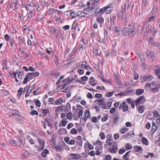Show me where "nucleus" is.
<instances>
[{
	"mask_svg": "<svg viewBox=\"0 0 160 160\" xmlns=\"http://www.w3.org/2000/svg\"><path fill=\"white\" fill-rule=\"evenodd\" d=\"M129 7L128 5H127L126 3L123 4L121 7V10L118 13V17L120 20H122L123 22H126L127 18L126 16V8H128Z\"/></svg>",
	"mask_w": 160,
	"mask_h": 160,
	"instance_id": "1",
	"label": "nucleus"
},
{
	"mask_svg": "<svg viewBox=\"0 0 160 160\" xmlns=\"http://www.w3.org/2000/svg\"><path fill=\"white\" fill-rule=\"evenodd\" d=\"M123 33L124 36H128L129 37L133 36L136 34V30L133 28L130 25L128 26V28H125L123 29Z\"/></svg>",
	"mask_w": 160,
	"mask_h": 160,
	"instance_id": "2",
	"label": "nucleus"
},
{
	"mask_svg": "<svg viewBox=\"0 0 160 160\" xmlns=\"http://www.w3.org/2000/svg\"><path fill=\"white\" fill-rule=\"evenodd\" d=\"M95 102H97V104L98 106H101L104 109H109L111 107L112 102H108V103H106L104 101V98L100 100H96Z\"/></svg>",
	"mask_w": 160,
	"mask_h": 160,
	"instance_id": "3",
	"label": "nucleus"
},
{
	"mask_svg": "<svg viewBox=\"0 0 160 160\" xmlns=\"http://www.w3.org/2000/svg\"><path fill=\"white\" fill-rule=\"evenodd\" d=\"M38 141L39 143V145L37 147V150L39 152H41L44 149L45 145V142L44 140L41 138H38Z\"/></svg>",
	"mask_w": 160,
	"mask_h": 160,
	"instance_id": "4",
	"label": "nucleus"
},
{
	"mask_svg": "<svg viewBox=\"0 0 160 160\" xmlns=\"http://www.w3.org/2000/svg\"><path fill=\"white\" fill-rule=\"evenodd\" d=\"M146 99L143 96H140L137 98L135 101V103L137 107L139 106V104H143L146 102Z\"/></svg>",
	"mask_w": 160,
	"mask_h": 160,
	"instance_id": "5",
	"label": "nucleus"
},
{
	"mask_svg": "<svg viewBox=\"0 0 160 160\" xmlns=\"http://www.w3.org/2000/svg\"><path fill=\"white\" fill-rule=\"evenodd\" d=\"M117 144L116 142L112 144L109 148V151L112 153H115L118 150Z\"/></svg>",
	"mask_w": 160,
	"mask_h": 160,
	"instance_id": "6",
	"label": "nucleus"
},
{
	"mask_svg": "<svg viewBox=\"0 0 160 160\" xmlns=\"http://www.w3.org/2000/svg\"><path fill=\"white\" fill-rule=\"evenodd\" d=\"M128 106L126 104L125 102H123L121 103L119 107V109H123L124 112H126L128 109Z\"/></svg>",
	"mask_w": 160,
	"mask_h": 160,
	"instance_id": "7",
	"label": "nucleus"
},
{
	"mask_svg": "<svg viewBox=\"0 0 160 160\" xmlns=\"http://www.w3.org/2000/svg\"><path fill=\"white\" fill-rule=\"evenodd\" d=\"M104 21V19L101 16L97 17L96 18V21L100 24V27H102V25L103 24Z\"/></svg>",
	"mask_w": 160,
	"mask_h": 160,
	"instance_id": "8",
	"label": "nucleus"
},
{
	"mask_svg": "<svg viewBox=\"0 0 160 160\" xmlns=\"http://www.w3.org/2000/svg\"><path fill=\"white\" fill-rule=\"evenodd\" d=\"M88 15L87 13L83 11H79L77 12L76 16L81 17H87Z\"/></svg>",
	"mask_w": 160,
	"mask_h": 160,
	"instance_id": "9",
	"label": "nucleus"
},
{
	"mask_svg": "<svg viewBox=\"0 0 160 160\" xmlns=\"http://www.w3.org/2000/svg\"><path fill=\"white\" fill-rule=\"evenodd\" d=\"M70 85L67 86V84H64L63 85V87L61 89V91L65 92H67L70 90Z\"/></svg>",
	"mask_w": 160,
	"mask_h": 160,
	"instance_id": "10",
	"label": "nucleus"
},
{
	"mask_svg": "<svg viewBox=\"0 0 160 160\" xmlns=\"http://www.w3.org/2000/svg\"><path fill=\"white\" fill-rule=\"evenodd\" d=\"M39 75V73L38 72H36L32 73H28L27 75L28 76L29 78L30 79H32L35 77L38 76Z\"/></svg>",
	"mask_w": 160,
	"mask_h": 160,
	"instance_id": "11",
	"label": "nucleus"
},
{
	"mask_svg": "<svg viewBox=\"0 0 160 160\" xmlns=\"http://www.w3.org/2000/svg\"><path fill=\"white\" fill-rule=\"evenodd\" d=\"M65 99L62 98H60L59 99H57L54 102V105H59L61 104L62 102H65Z\"/></svg>",
	"mask_w": 160,
	"mask_h": 160,
	"instance_id": "12",
	"label": "nucleus"
},
{
	"mask_svg": "<svg viewBox=\"0 0 160 160\" xmlns=\"http://www.w3.org/2000/svg\"><path fill=\"white\" fill-rule=\"evenodd\" d=\"M95 9V8H94L93 7H92L91 8L90 6L88 7L87 8H84V10L86 11L88 13H91L92 12H93L94 11Z\"/></svg>",
	"mask_w": 160,
	"mask_h": 160,
	"instance_id": "13",
	"label": "nucleus"
},
{
	"mask_svg": "<svg viewBox=\"0 0 160 160\" xmlns=\"http://www.w3.org/2000/svg\"><path fill=\"white\" fill-rule=\"evenodd\" d=\"M90 113L89 111H87L85 112V115L82 118L85 121H86L87 119L90 117Z\"/></svg>",
	"mask_w": 160,
	"mask_h": 160,
	"instance_id": "14",
	"label": "nucleus"
},
{
	"mask_svg": "<svg viewBox=\"0 0 160 160\" xmlns=\"http://www.w3.org/2000/svg\"><path fill=\"white\" fill-rule=\"evenodd\" d=\"M147 55L149 58L152 59V60L154 59L155 57L154 52L152 51L148 52Z\"/></svg>",
	"mask_w": 160,
	"mask_h": 160,
	"instance_id": "15",
	"label": "nucleus"
},
{
	"mask_svg": "<svg viewBox=\"0 0 160 160\" xmlns=\"http://www.w3.org/2000/svg\"><path fill=\"white\" fill-rule=\"evenodd\" d=\"M153 78V77L151 75L145 76L143 77V81H149L152 80Z\"/></svg>",
	"mask_w": 160,
	"mask_h": 160,
	"instance_id": "16",
	"label": "nucleus"
},
{
	"mask_svg": "<svg viewBox=\"0 0 160 160\" xmlns=\"http://www.w3.org/2000/svg\"><path fill=\"white\" fill-rule=\"evenodd\" d=\"M152 123L158 127L160 126V118H157L154 120L153 119L152 121Z\"/></svg>",
	"mask_w": 160,
	"mask_h": 160,
	"instance_id": "17",
	"label": "nucleus"
},
{
	"mask_svg": "<svg viewBox=\"0 0 160 160\" xmlns=\"http://www.w3.org/2000/svg\"><path fill=\"white\" fill-rule=\"evenodd\" d=\"M138 106V112L140 113H143L144 111L145 106L144 105L141 106H139V105Z\"/></svg>",
	"mask_w": 160,
	"mask_h": 160,
	"instance_id": "18",
	"label": "nucleus"
},
{
	"mask_svg": "<svg viewBox=\"0 0 160 160\" xmlns=\"http://www.w3.org/2000/svg\"><path fill=\"white\" fill-rule=\"evenodd\" d=\"M133 148L135 150V151L136 152L141 151L142 150V147L138 145L134 146L133 147Z\"/></svg>",
	"mask_w": 160,
	"mask_h": 160,
	"instance_id": "19",
	"label": "nucleus"
},
{
	"mask_svg": "<svg viewBox=\"0 0 160 160\" xmlns=\"http://www.w3.org/2000/svg\"><path fill=\"white\" fill-rule=\"evenodd\" d=\"M111 5H108L107 6L105 7L106 12L107 13H110L112 12V8Z\"/></svg>",
	"mask_w": 160,
	"mask_h": 160,
	"instance_id": "20",
	"label": "nucleus"
},
{
	"mask_svg": "<svg viewBox=\"0 0 160 160\" xmlns=\"http://www.w3.org/2000/svg\"><path fill=\"white\" fill-rule=\"evenodd\" d=\"M68 158L70 160H74L76 159V155L74 154H71L68 156Z\"/></svg>",
	"mask_w": 160,
	"mask_h": 160,
	"instance_id": "21",
	"label": "nucleus"
},
{
	"mask_svg": "<svg viewBox=\"0 0 160 160\" xmlns=\"http://www.w3.org/2000/svg\"><path fill=\"white\" fill-rule=\"evenodd\" d=\"M26 138L28 140V142L31 145L35 144V142L32 138H30L29 136H27Z\"/></svg>",
	"mask_w": 160,
	"mask_h": 160,
	"instance_id": "22",
	"label": "nucleus"
},
{
	"mask_svg": "<svg viewBox=\"0 0 160 160\" xmlns=\"http://www.w3.org/2000/svg\"><path fill=\"white\" fill-rule=\"evenodd\" d=\"M142 143L145 145H148L149 144L148 142L147 139L144 137H142L141 139Z\"/></svg>",
	"mask_w": 160,
	"mask_h": 160,
	"instance_id": "23",
	"label": "nucleus"
},
{
	"mask_svg": "<svg viewBox=\"0 0 160 160\" xmlns=\"http://www.w3.org/2000/svg\"><path fill=\"white\" fill-rule=\"evenodd\" d=\"M17 73L18 74V77L19 78H20L19 74L20 73V71L19 70L17 71L16 72H13L12 73L10 74V76L12 78L16 77Z\"/></svg>",
	"mask_w": 160,
	"mask_h": 160,
	"instance_id": "24",
	"label": "nucleus"
},
{
	"mask_svg": "<svg viewBox=\"0 0 160 160\" xmlns=\"http://www.w3.org/2000/svg\"><path fill=\"white\" fill-rule=\"evenodd\" d=\"M158 126H157L155 124H152V129L151 131L153 133L157 129Z\"/></svg>",
	"mask_w": 160,
	"mask_h": 160,
	"instance_id": "25",
	"label": "nucleus"
},
{
	"mask_svg": "<svg viewBox=\"0 0 160 160\" xmlns=\"http://www.w3.org/2000/svg\"><path fill=\"white\" fill-rule=\"evenodd\" d=\"M144 90L143 89H138L136 91V94L138 95H140L144 92Z\"/></svg>",
	"mask_w": 160,
	"mask_h": 160,
	"instance_id": "26",
	"label": "nucleus"
},
{
	"mask_svg": "<svg viewBox=\"0 0 160 160\" xmlns=\"http://www.w3.org/2000/svg\"><path fill=\"white\" fill-rule=\"evenodd\" d=\"M70 134L72 135L77 134L78 133V131L75 128H72L70 132Z\"/></svg>",
	"mask_w": 160,
	"mask_h": 160,
	"instance_id": "27",
	"label": "nucleus"
},
{
	"mask_svg": "<svg viewBox=\"0 0 160 160\" xmlns=\"http://www.w3.org/2000/svg\"><path fill=\"white\" fill-rule=\"evenodd\" d=\"M55 148L56 151L60 152L62 148V146L60 144H58L57 146H55Z\"/></svg>",
	"mask_w": 160,
	"mask_h": 160,
	"instance_id": "28",
	"label": "nucleus"
},
{
	"mask_svg": "<svg viewBox=\"0 0 160 160\" xmlns=\"http://www.w3.org/2000/svg\"><path fill=\"white\" fill-rule=\"evenodd\" d=\"M62 126L63 127H65L68 123V121L66 118H63L61 121Z\"/></svg>",
	"mask_w": 160,
	"mask_h": 160,
	"instance_id": "29",
	"label": "nucleus"
},
{
	"mask_svg": "<svg viewBox=\"0 0 160 160\" xmlns=\"http://www.w3.org/2000/svg\"><path fill=\"white\" fill-rule=\"evenodd\" d=\"M87 65V63L86 61H84L82 62V64H79L80 68L85 69L86 66Z\"/></svg>",
	"mask_w": 160,
	"mask_h": 160,
	"instance_id": "30",
	"label": "nucleus"
},
{
	"mask_svg": "<svg viewBox=\"0 0 160 160\" xmlns=\"http://www.w3.org/2000/svg\"><path fill=\"white\" fill-rule=\"evenodd\" d=\"M77 12H75L72 11V10H70V15L72 16L71 19L75 18H76V16Z\"/></svg>",
	"mask_w": 160,
	"mask_h": 160,
	"instance_id": "31",
	"label": "nucleus"
},
{
	"mask_svg": "<svg viewBox=\"0 0 160 160\" xmlns=\"http://www.w3.org/2000/svg\"><path fill=\"white\" fill-rule=\"evenodd\" d=\"M58 10H55L52 8H50L48 10V13L51 15H52L53 12L56 13L57 12Z\"/></svg>",
	"mask_w": 160,
	"mask_h": 160,
	"instance_id": "32",
	"label": "nucleus"
},
{
	"mask_svg": "<svg viewBox=\"0 0 160 160\" xmlns=\"http://www.w3.org/2000/svg\"><path fill=\"white\" fill-rule=\"evenodd\" d=\"M159 89L158 86H157L154 88H152L150 89V91L153 93L157 92Z\"/></svg>",
	"mask_w": 160,
	"mask_h": 160,
	"instance_id": "33",
	"label": "nucleus"
},
{
	"mask_svg": "<svg viewBox=\"0 0 160 160\" xmlns=\"http://www.w3.org/2000/svg\"><path fill=\"white\" fill-rule=\"evenodd\" d=\"M73 117V114L72 112H69L67 113L66 115L67 118L70 120Z\"/></svg>",
	"mask_w": 160,
	"mask_h": 160,
	"instance_id": "34",
	"label": "nucleus"
},
{
	"mask_svg": "<svg viewBox=\"0 0 160 160\" xmlns=\"http://www.w3.org/2000/svg\"><path fill=\"white\" fill-rule=\"evenodd\" d=\"M32 88L31 87H29L28 89L27 92L25 95V97H27L28 96L30 93L32 91Z\"/></svg>",
	"mask_w": 160,
	"mask_h": 160,
	"instance_id": "35",
	"label": "nucleus"
},
{
	"mask_svg": "<svg viewBox=\"0 0 160 160\" xmlns=\"http://www.w3.org/2000/svg\"><path fill=\"white\" fill-rule=\"evenodd\" d=\"M155 73L156 75L157 76L158 78L160 79V69H156L155 71Z\"/></svg>",
	"mask_w": 160,
	"mask_h": 160,
	"instance_id": "36",
	"label": "nucleus"
},
{
	"mask_svg": "<svg viewBox=\"0 0 160 160\" xmlns=\"http://www.w3.org/2000/svg\"><path fill=\"white\" fill-rule=\"evenodd\" d=\"M21 54L22 55V56H21L22 59H24L25 58H27V56H28V54L25 51H22Z\"/></svg>",
	"mask_w": 160,
	"mask_h": 160,
	"instance_id": "37",
	"label": "nucleus"
},
{
	"mask_svg": "<svg viewBox=\"0 0 160 160\" xmlns=\"http://www.w3.org/2000/svg\"><path fill=\"white\" fill-rule=\"evenodd\" d=\"M48 152H49L48 149H45L42 153V156L44 158L46 157Z\"/></svg>",
	"mask_w": 160,
	"mask_h": 160,
	"instance_id": "38",
	"label": "nucleus"
},
{
	"mask_svg": "<svg viewBox=\"0 0 160 160\" xmlns=\"http://www.w3.org/2000/svg\"><path fill=\"white\" fill-rule=\"evenodd\" d=\"M71 109V106L70 104L67 102L66 106V108L65 109V110L66 111H68Z\"/></svg>",
	"mask_w": 160,
	"mask_h": 160,
	"instance_id": "39",
	"label": "nucleus"
},
{
	"mask_svg": "<svg viewBox=\"0 0 160 160\" xmlns=\"http://www.w3.org/2000/svg\"><path fill=\"white\" fill-rule=\"evenodd\" d=\"M1 94L2 96H5L8 95L9 94V92L7 90H2Z\"/></svg>",
	"mask_w": 160,
	"mask_h": 160,
	"instance_id": "40",
	"label": "nucleus"
},
{
	"mask_svg": "<svg viewBox=\"0 0 160 160\" xmlns=\"http://www.w3.org/2000/svg\"><path fill=\"white\" fill-rule=\"evenodd\" d=\"M125 147L127 150H130L132 148V145L129 143H127L125 145Z\"/></svg>",
	"mask_w": 160,
	"mask_h": 160,
	"instance_id": "41",
	"label": "nucleus"
},
{
	"mask_svg": "<svg viewBox=\"0 0 160 160\" xmlns=\"http://www.w3.org/2000/svg\"><path fill=\"white\" fill-rule=\"evenodd\" d=\"M12 114L13 115L16 116H19L20 115V112L17 111L16 110H13L12 111Z\"/></svg>",
	"mask_w": 160,
	"mask_h": 160,
	"instance_id": "42",
	"label": "nucleus"
},
{
	"mask_svg": "<svg viewBox=\"0 0 160 160\" xmlns=\"http://www.w3.org/2000/svg\"><path fill=\"white\" fill-rule=\"evenodd\" d=\"M128 130V129L126 127H124L123 128H122L120 130V132L122 134H123L125 133Z\"/></svg>",
	"mask_w": 160,
	"mask_h": 160,
	"instance_id": "43",
	"label": "nucleus"
},
{
	"mask_svg": "<svg viewBox=\"0 0 160 160\" xmlns=\"http://www.w3.org/2000/svg\"><path fill=\"white\" fill-rule=\"evenodd\" d=\"M153 116L155 117H158L159 116L160 114L157 111H154L153 112Z\"/></svg>",
	"mask_w": 160,
	"mask_h": 160,
	"instance_id": "44",
	"label": "nucleus"
},
{
	"mask_svg": "<svg viewBox=\"0 0 160 160\" xmlns=\"http://www.w3.org/2000/svg\"><path fill=\"white\" fill-rule=\"evenodd\" d=\"M118 116L116 115V116L114 117V118L112 120V122L113 124H115L118 123Z\"/></svg>",
	"mask_w": 160,
	"mask_h": 160,
	"instance_id": "45",
	"label": "nucleus"
},
{
	"mask_svg": "<svg viewBox=\"0 0 160 160\" xmlns=\"http://www.w3.org/2000/svg\"><path fill=\"white\" fill-rule=\"evenodd\" d=\"M49 112V110L48 109H43L42 110V112L43 113L44 116L46 115Z\"/></svg>",
	"mask_w": 160,
	"mask_h": 160,
	"instance_id": "46",
	"label": "nucleus"
},
{
	"mask_svg": "<svg viewBox=\"0 0 160 160\" xmlns=\"http://www.w3.org/2000/svg\"><path fill=\"white\" fill-rule=\"evenodd\" d=\"M130 152V151H128V152H126L123 156V159H124V160H129V158H127V157L128 156V154L129 153V152Z\"/></svg>",
	"mask_w": 160,
	"mask_h": 160,
	"instance_id": "47",
	"label": "nucleus"
},
{
	"mask_svg": "<svg viewBox=\"0 0 160 160\" xmlns=\"http://www.w3.org/2000/svg\"><path fill=\"white\" fill-rule=\"evenodd\" d=\"M54 99L52 98H49L48 101V103L49 104H53L54 102H53Z\"/></svg>",
	"mask_w": 160,
	"mask_h": 160,
	"instance_id": "48",
	"label": "nucleus"
},
{
	"mask_svg": "<svg viewBox=\"0 0 160 160\" xmlns=\"http://www.w3.org/2000/svg\"><path fill=\"white\" fill-rule=\"evenodd\" d=\"M35 102H34L35 104L38 107H40L41 106V102L38 99H36Z\"/></svg>",
	"mask_w": 160,
	"mask_h": 160,
	"instance_id": "49",
	"label": "nucleus"
},
{
	"mask_svg": "<svg viewBox=\"0 0 160 160\" xmlns=\"http://www.w3.org/2000/svg\"><path fill=\"white\" fill-rule=\"evenodd\" d=\"M106 12L105 7L100 9L99 10V13L101 14H102L104 13V12Z\"/></svg>",
	"mask_w": 160,
	"mask_h": 160,
	"instance_id": "50",
	"label": "nucleus"
},
{
	"mask_svg": "<svg viewBox=\"0 0 160 160\" xmlns=\"http://www.w3.org/2000/svg\"><path fill=\"white\" fill-rule=\"evenodd\" d=\"M41 90L39 88L37 89L36 90L33 91V93L35 95H37L39 93Z\"/></svg>",
	"mask_w": 160,
	"mask_h": 160,
	"instance_id": "51",
	"label": "nucleus"
},
{
	"mask_svg": "<svg viewBox=\"0 0 160 160\" xmlns=\"http://www.w3.org/2000/svg\"><path fill=\"white\" fill-rule=\"evenodd\" d=\"M152 85V83H147L145 85V88L146 90H148L151 87Z\"/></svg>",
	"mask_w": 160,
	"mask_h": 160,
	"instance_id": "52",
	"label": "nucleus"
},
{
	"mask_svg": "<svg viewBox=\"0 0 160 160\" xmlns=\"http://www.w3.org/2000/svg\"><path fill=\"white\" fill-rule=\"evenodd\" d=\"M102 142L101 141L98 140L95 142L94 143V145H102Z\"/></svg>",
	"mask_w": 160,
	"mask_h": 160,
	"instance_id": "53",
	"label": "nucleus"
},
{
	"mask_svg": "<svg viewBox=\"0 0 160 160\" xmlns=\"http://www.w3.org/2000/svg\"><path fill=\"white\" fill-rule=\"evenodd\" d=\"M91 121L94 123L97 122H98V118L96 117H93L92 118Z\"/></svg>",
	"mask_w": 160,
	"mask_h": 160,
	"instance_id": "54",
	"label": "nucleus"
},
{
	"mask_svg": "<svg viewBox=\"0 0 160 160\" xmlns=\"http://www.w3.org/2000/svg\"><path fill=\"white\" fill-rule=\"evenodd\" d=\"M101 139H104L105 138V135L102 132H101L99 134Z\"/></svg>",
	"mask_w": 160,
	"mask_h": 160,
	"instance_id": "55",
	"label": "nucleus"
},
{
	"mask_svg": "<svg viewBox=\"0 0 160 160\" xmlns=\"http://www.w3.org/2000/svg\"><path fill=\"white\" fill-rule=\"evenodd\" d=\"M73 126H74L73 123H70L68 125V126L67 127V128L68 129H69L71 128Z\"/></svg>",
	"mask_w": 160,
	"mask_h": 160,
	"instance_id": "56",
	"label": "nucleus"
},
{
	"mask_svg": "<svg viewBox=\"0 0 160 160\" xmlns=\"http://www.w3.org/2000/svg\"><path fill=\"white\" fill-rule=\"evenodd\" d=\"M30 114L32 115H38V113L37 112V111L35 110H32L30 112Z\"/></svg>",
	"mask_w": 160,
	"mask_h": 160,
	"instance_id": "57",
	"label": "nucleus"
},
{
	"mask_svg": "<svg viewBox=\"0 0 160 160\" xmlns=\"http://www.w3.org/2000/svg\"><path fill=\"white\" fill-rule=\"evenodd\" d=\"M114 92V91H112L111 92H110L107 93L106 94V96L107 97H111L113 95V94Z\"/></svg>",
	"mask_w": 160,
	"mask_h": 160,
	"instance_id": "58",
	"label": "nucleus"
},
{
	"mask_svg": "<svg viewBox=\"0 0 160 160\" xmlns=\"http://www.w3.org/2000/svg\"><path fill=\"white\" fill-rule=\"evenodd\" d=\"M132 135H134L133 132H129L128 133L126 134L125 135H126L127 137H128L131 136Z\"/></svg>",
	"mask_w": 160,
	"mask_h": 160,
	"instance_id": "59",
	"label": "nucleus"
},
{
	"mask_svg": "<svg viewBox=\"0 0 160 160\" xmlns=\"http://www.w3.org/2000/svg\"><path fill=\"white\" fill-rule=\"evenodd\" d=\"M85 70H89L91 72H93V70L90 67H89V66H88V65H87L85 67V68L84 69Z\"/></svg>",
	"mask_w": 160,
	"mask_h": 160,
	"instance_id": "60",
	"label": "nucleus"
},
{
	"mask_svg": "<svg viewBox=\"0 0 160 160\" xmlns=\"http://www.w3.org/2000/svg\"><path fill=\"white\" fill-rule=\"evenodd\" d=\"M89 83L92 86H94L97 84V83L95 82V80H90L89 81Z\"/></svg>",
	"mask_w": 160,
	"mask_h": 160,
	"instance_id": "61",
	"label": "nucleus"
},
{
	"mask_svg": "<svg viewBox=\"0 0 160 160\" xmlns=\"http://www.w3.org/2000/svg\"><path fill=\"white\" fill-rule=\"evenodd\" d=\"M29 77L28 76V75H27L25 78H24V81H23V83H24V84H26L28 82V78H29Z\"/></svg>",
	"mask_w": 160,
	"mask_h": 160,
	"instance_id": "62",
	"label": "nucleus"
},
{
	"mask_svg": "<svg viewBox=\"0 0 160 160\" xmlns=\"http://www.w3.org/2000/svg\"><path fill=\"white\" fill-rule=\"evenodd\" d=\"M43 18V16L40 15H38L37 16V19L38 21H40Z\"/></svg>",
	"mask_w": 160,
	"mask_h": 160,
	"instance_id": "63",
	"label": "nucleus"
},
{
	"mask_svg": "<svg viewBox=\"0 0 160 160\" xmlns=\"http://www.w3.org/2000/svg\"><path fill=\"white\" fill-rule=\"evenodd\" d=\"M76 144L77 145H78L80 147H82V141H78L76 142Z\"/></svg>",
	"mask_w": 160,
	"mask_h": 160,
	"instance_id": "64",
	"label": "nucleus"
}]
</instances>
